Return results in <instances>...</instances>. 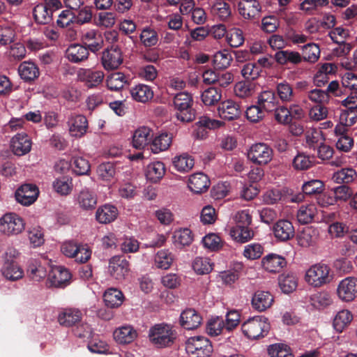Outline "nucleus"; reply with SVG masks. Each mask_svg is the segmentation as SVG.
I'll use <instances>...</instances> for the list:
<instances>
[{"label":"nucleus","mask_w":357,"mask_h":357,"mask_svg":"<svg viewBox=\"0 0 357 357\" xmlns=\"http://www.w3.org/2000/svg\"><path fill=\"white\" fill-rule=\"evenodd\" d=\"M236 226L230 230L232 238L238 243H245L254 236V231L249 226L252 222V216L248 210H242L236 215Z\"/></svg>","instance_id":"nucleus-1"},{"label":"nucleus","mask_w":357,"mask_h":357,"mask_svg":"<svg viewBox=\"0 0 357 357\" xmlns=\"http://www.w3.org/2000/svg\"><path fill=\"white\" fill-rule=\"evenodd\" d=\"M149 337L155 347L165 348L173 345L176 333L170 325L158 324L149 329Z\"/></svg>","instance_id":"nucleus-2"},{"label":"nucleus","mask_w":357,"mask_h":357,"mask_svg":"<svg viewBox=\"0 0 357 357\" xmlns=\"http://www.w3.org/2000/svg\"><path fill=\"white\" fill-rule=\"evenodd\" d=\"M271 328L268 318L255 316L249 318L241 325L243 335L250 340H259L267 335Z\"/></svg>","instance_id":"nucleus-3"},{"label":"nucleus","mask_w":357,"mask_h":357,"mask_svg":"<svg viewBox=\"0 0 357 357\" xmlns=\"http://www.w3.org/2000/svg\"><path fill=\"white\" fill-rule=\"evenodd\" d=\"M175 116L183 123L192 121L195 119V110L192 108L193 99L188 92H180L175 95L173 100Z\"/></svg>","instance_id":"nucleus-4"},{"label":"nucleus","mask_w":357,"mask_h":357,"mask_svg":"<svg viewBox=\"0 0 357 357\" xmlns=\"http://www.w3.org/2000/svg\"><path fill=\"white\" fill-rule=\"evenodd\" d=\"M185 350L191 357H210L213 349L207 337L193 336L186 341Z\"/></svg>","instance_id":"nucleus-5"},{"label":"nucleus","mask_w":357,"mask_h":357,"mask_svg":"<svg viewBox=\"0 0 357 357\" xmlns=\"http://www.w3.org/2000/svg\"><path fill=\"white\" fill-rule=\"evenodd\" d=\"M273 155V149L265 143L252 144L247 153L248 160L259 165H267L272 160Z\"/></svg>","instance_id":"nucleus-6"},{"label":"nucleus","mask_w":357,"mask_h":357,"mask_svg":"<svg viewBox=\"0 0 357 357\" xmlns=\"http://www.w3.org/2000/svg\"><path fill=\"white\" fill-rule=\"evenodd\" d=\"M330 268L323 264L312 266L306 272V282L314 286L321 287L330 282Z\"/></svg>","instance_id":"nucleus-7"},{"label":"nucleus","mask_w":357,"mask_h":357,"mask_svg":"<svg viewBox=\"0 0 357 357\" xmlns=\"http://www.w3.org/2000/svg\"><path fill=\"white\" fill-rule=\"evenodd\" d=\"M24 229L23 219L16 213H10L5 214L0 218V231L6 234L17 235Z\"/></svg>","instance_id":"nucleus-8"},{"label":"nucleus","mask_w":357,"mask_h":357,"mask_svg":"<svg viewBox=\"0 0 357 357\" xmlns=\"http://www.w3.org/2000/svg\"><path fill=\"white\" fill-rule=\"evenodd\" d=\"M237 7L239 15L245 20H255L260 17L261 6L259 0H239Z\"/></svg>","instance_id":"nucleus-9"},{"label":"nucleus","mask_w":357,"mask_h":357,"mask_svg":"<svg viewBox=\"0 0 357 357\" xmlns=\"http://www.w3.org/2000/svg\"><path fill=\"white\" fill-rule=\"evenodd\" d=\"M337 294L340 299L350 302L357 296V278L348 277L339 283Z\"/></svg>","instance_id":"nucleus-10"},{"label":"nucleus","mask_w":357,"mask_h":357,"mask_svg":"<svg viewBox=\"0 0 357 357\" xmlns=\"http://www.w3.org/2000/svg\"><path fill=\"white\" fill-rule=\"evenodd\" d=\"M129 271L130 264L124 256L116 255L109 259V272L116 280H123Z\"/></svg>","instance_id":"nucleus-11"},{"label":"nucleus","mask_w":357,"mask_h":357,"mask_svg":"<svg viewBox=\"0 0 357 357\" xmlns=\"http://www.w3.org/2000/svg\"><path fill=\"white\" fill-rule=\"evenodd\" d=\"M39 195V190L36 185L24 184L15 192L16 201L24 206H29L33 204Z\"/></svg>","instance_id":"nucleus-12"},{"label":"nucleus","mask_w":357,"mask_h":357,"mask_svg":"<svg viewBox=\"0 0 357 357\" xmlns=\"http://www.w3.org/2000/svg\"><path fill=\"white\" fill-rule=\"evenodd\" d=\"M123 62V56L121 49L118 46L112 45L102 52V64L105 69H116Z\"/></svg>","instance_id":"nucleus-13"},{"label":"nucleus","mask_w":357,"mask_h":357,"mask_svg":"<svg viewBox=\"0 0 357 357\" xmlns=\"http://www.w3.org/2000/svg\"><path fill=\"white\" fill-rule=\"evenodd\" d=\"M81 41L83 45L88 48L89 51L93 53L102 49L104 43L101 33L98 31L93 29L83 33Z\"/></svg>","instance_id":"nucleus-14"},{"label":"nucleus","mask_w":357,"mask_h":357,"mask_svg":"<svg viewBox=\"0 0 357 357\" xmlns=\"http://www.w3.org/2000/svg\"><path fill=\"white\" fill-rule=\"evenodd\" d=\"M275 237L280 241H287L294 236L295 230L291 222L288 220H279L273 227Z\"/></svg>","instance_id":"nucleus-15"},{"label":"nucleus","mask_w":357,"mask_h":357,"mask_svg":"<svg viewBox=\"0 0 357 357\" xmlns=\"http://www.w3.org/2000/svg\"><path fill=\"white\" fill-rule=\"evenodd\" d=\"M67 123L71 136L81 137L86 132L88 121L83 115H70Z\"/></svg>","instance_id":"nucleus-16"},{"label":"nucleus","mask_w":357,"mask_h":357,"mask_svg":"<svg viewBox=\"0 0 357 357\" xmlns=\"http://www.w3.org/2000/svg\"><path fill=\"white\" fill-rule=\"evenodd\" d=\"M221 122L211 119L207 116H201L195 123L197 128L193 132V136L197 139H204L208 135V130L219 128Z\"/></svg>","instance_id":"nucleus-17"},{"label":"nucleus","mask_w":357,"mask_h":357,"mask_svg":"<svg viewBox=\"0 0 357 357\" xmlns=\"http://www.w3.org/2000/svg\"><path fill=\"white\" fill-rule=\"evenodd\" d=\"M71 274L63 266H56L52 268L49 273V280L52 286L55 287H63L69 284Z\"/></svg>","instance_id":"nucleus-18"},{"label":"nucleus","mask_w":357,"mask_h":357,"mask_svg":"<svg viewBox=\"0 0 357 357\" xmlns=\"http://www.w3.org/2000/svg\"><path fill=\"white\" fill-rule=\"evenodd\" d=\"M11 147L15 155H24L31 151V140L26 133H18L13 137Z\"/></svg>","instance_id":"nucleus-19"},{"label":"nucleus","mask_w":357,"mask_h":357,"mask_svg":"<svg viewBox=\"0 0 357 357\" xmlns=\"http://www.w3.org/2000/svg\"><path fill=\"white\" fill-rule=\"evenodd\" d=\"M220 118L231 121L240 116L241 111L240 105L232 100H227L220 103L218 108Z\"/></svg>","instance_id":"nucleus-20"},{"label":"nucleus","mask_w":357,"mask_h":357,"mask_svg":"<svg viewBox=\"0 0 357 357\" xmlns=\"http://www.w3.org/2000/svg\"><path fill=\"white\" fill-rule=\"evenodd\" d=\"M263 268L270 273H280L287 265L284 257L277 254H269L261 260Z\"/></svg>","instance_id":"nucleus-21"},{"label":"nucleus","mask_w":357,"mask_h":357,"mask_svg":"<svg viewBox=\"0 0 357 357\" xmlns=\"http://www.w3.org/2000/svg\"><path fill=\"white\" fill-rule=\"evenodd\" d=\"M273 301V296L269 291L259 290L254 294L251 304L255 310L264 312L271 307Z\"/></svg>","instance_id":"nucleus-22"},{"label":"nucleus","mask_w":357,"mask_h":357,"mask_svg":"<svg viewBox=\"0 0 357 357\" xmlns=\"http://www.w3.org/2000/svg\"><path fill=\"white\" fill-rule=\"evenodd\" d=\"M188 185L192 192L202 194L209 188L210 180L207 175L199 172L190 176Z\"/></svg>","instance_id":"nucleus-23"},{"label":"nucleus","mask_w":357,"mask_h":357,"mask_svg":"<svg viewBox=\"0 0 357 357\" xmlns=\"http://www.w3.org/2000/svg\"><path fill=\"white\" fill-rule=\"evenodd\" d=\"M202 318L194 309H186L180 316V324L187 330L197 328L202 323Z\"/></svg>","instance_id":"nucleus-24"},{"label":"nucleus","mask_w":357,"mask_h":357,"mask_svg":"<svg viewBox=\"0 0 357 357\" xmlns=\"http://www.w3.org/2000/svg\"><path fill=\"white\" fill-rule=\"evenodd\" d=\"M82 318V313L78 309L68 308L61 312L58 321L61 326L71 327L78 324Z\"/></svg>","instance_id":"nucleus-25"},{"label":"nucleus","mask_w":357,"mask_h":357,"mask_svg":"<svg viewBox=\"0 0 357 357\" xmlns=\"http://www.w3.org/2000/svg\"><path fill=\"white\" fill-rule=\"evenodd\" d=\"M67 59L75 63L86 61L89 55V52L86 47L80 44L70 45L66 52Z\"/></svg>","instance_id":"nucleus-26"},{"label":"nucleus","mask_w":357,"mask_h":357,"mask_svg":"<svg viewBox=\"0 0 357 357\" xmlns=\"http://www.w3.org/2000/svg\"><path fill=\"white\" fill-rule=\"evenodd\" d=\"M119 214L117 208L111 204L100 206L96 213V220L101 224H108L114 221Z\"/></svg>","instance_id":"nucleus-27"},{"label":"nucleus","mask_w":357,"mask_h":357,"mask_svg":"<svg viewBox=\"0 0 357 357\" xmlns=\"http://www.w3.org/2000/svg\"><path fill=\"white\" fill-rule=\"evenodd\" d=\"M257 104L264 112H273L278 107V100L273 91L266 90L258 96Z\"/></svg>","instance_id":"nucleus-28"},{"label":"nucleus","mask_w":357,"mask_h":357,"mask_svg":"<svg viewBox=\"0 0 357 357\" xmlns=\"http://www.w3.org/2000/svg\"><path fill=\"white\" fill-rule=\"evenodd\" d=\"M78 75L80 80L85 82L89 88L95 87L102 83L105 76L102 71L91 69H81Z\"/></svg>","instance_id":"nucleus-29"},{"label":"nucleus","mask_w":357,"mask_h":357,"mask_svg":"<svg viewBox=\"0 0 357 357\" xmlns=\"http://www.w3.org/2000/svg\"><path fill=\"white\" fill-rule=\"evenodd\" d=\"M114 338L116 342L128 344L132 342L137 337V331L131 326H123L114 331Z\"/></svg>","instance_id":"nucleus-30"},{"label":"nucleus","mask_w":357,"mask_h":357,"mask_svg":"<svg viewBox=\"0 0 357 357\" xmlns=\"http://www.w3.org/2000/svg\"><path fill=\"white\" fill-rule=\"evenodd\" d=\"M296 238L299 245L308 248L316 243L318 238V231L312 227H306L297 234Z\"/></svg>","instance_id":"nucleus-31"},{"label":"nucleus","mask_w":357,"mask_h":357,"mask_svg":"<svg viewBox=\"0 0 357 357\" xmlns=\"http://www.w3.org/2000/svg\"><path fill=\"white\" fill-rule=\"evenodd\" d=\"M76 200L79 206L86 211L94 208L97 204L96 194L88 188L82 190L77 195Z\"/></svg>","instance_id":"nucleus-32"},{"label":"nucleus","mask_w":357,"mask_h":357,"mask_svg":"<svg viewBox=\"0 0 357 357\" xmlns=\"http://www.w3.org/2000/svg\"><path fill=\"white\" fill-rule=\"evenodd\" d=\"M151 130L146 126L140 127L135 130L132 137V145L137 149H144L151 140Z\"/></svg>","instance_id":"nucleus-33"},{"label":"nucleus","mask_w":357,"mask_h":357,"mask_svg":"<svg viewBox=\"0 0 357 357\" xmlns=\"http://www.w3.org/2000/svg\"><path fill=\"white\" fill-rule=\"evenodd\" d=\"M130 95L135 100L146 103L153 98V91L149 86L139 84L130 89Z\"/></svg>","instance_id":"nucleus-34"},{"label":"nucleus","mask_w":357,"mask_h":357,"mask_svg":"<svg viewBox=\"0 0 357 357\" xmlns=\"http://www.w3.org/2000/svg\"><path fill=\"white\" fill-rule=\"evenodd\" d=\"M18 72L20 77L26 82L33 81L40 75L37 66L29 61L22 62L18 68Z\"/></svg>","instance_id":"nucleus-35"},{"label":"nucleus","mask_w":357,"mask_h":357,"mask_svg":"<svg viewBox=\"0 0 357 357\" xmlns=\"http://www.w3.org/2000/svg\"><path fill=\"white\" fill-rule=\"evenodd\" d=\"M1 271L6 279L13 281L22 278L23 276L22 269L17 265V262L13 259H7L5 261Z\"/></svg>","instance_id":"nucleus-36"},{"label":"nucleus","mask_w":357,"mask_h":357,"mask_svg":"<svg viewBox=\"0 0 357 357\" xmlns=\"http://www.w3.org/2000/svg\"><path fill=\"white\" fill-rule=\"evenodd\" d=\"M165 171L164 163L156 161L147 165L145 174L147 180L157 183L164 176Z\"/></svg>","instance_id":"nucleus-37"},{"label":"nucleus","mask_w":357,"mask_h":357,"mask_svg":"<svg viewBox=\"0 0 357 357\" xmlns=\"http://www.w3.org/2000/svg\"><path fill=\"white\" fill-rule=\"evenodd\" d=\"M274 57L280 65H286L288 63L296 65L303 61V58L298 52L290 50L278 51L275 54Z\"/></svg>","instance_id":"nucleus-38"},{"label":"nucleus","mask_w":357,"mask_h":357,"mask_svg":"<svg viewBox=\"0 0 357 357\" xmlns=\"http://www.w3.org/2000/svg\"><path fill=\"white\" fill-rule=\"evenodd\" d=\"M123 293L115 288H110L107 289L104 295L103 300L105 305L109 308H116L119 307L123 301Z\"/></svg>","instance_id":"nucleus-39"},{"label":"nucleus","mask_w":357,"mask_h":357,"mask_svg":"<svg viewBox=\"0 0 357 357\" xmlns=\"http://www.w3.org/2000/svg\"><path fill=\"white\" fill-rule=\"evenodd\" d=\"M172 135L167 132L161 133L156 136L150 145L153 153H158L168 149L172 144Z\"/></svg>","instance_id":"nucleus-40"},{"label":"nucleus","mask_w":357,"mask_h":357,"mask_svg":"<svg viewBox=\"0 0 357 357\" xmlns=\"http://www.w3.org/2000/svg\"><path fill=\"white\" fill-rule=\"evenodd\" d=\"M316 164V158L314 155H307L303 153H298L292 162L293 167L296 170L304 171L309 169Z\"/></svg>","instance_id":"nucleus-41"},{"label":"nucleus","mask_w":357,"mask_h":357,"mask_svg":"<svg viewBox=\"0 0 357 357\" xmlns=\"http://www.w3.org/2000/svg\"><path fill=\"white\" fill-rule=\"evenodd\" d=\"M116 174V166L112 162H102L97 167L98 178L103 181L111 182L114 178Z\"/></svg>","instance_id":"nucleus-42"},{"label":"nucleus","mask_w":357,"mask_h":357,"mask_svg":"<svg viewBox=\"0 0 357 357\" xmlns=\"http://www.w3.org/2000/svg\"><path fill=\"white\" fill-rule=\"evenodd\" d=\"M195 161L192 156L188 153H183L176 155L173 159V165L174 168L180 172H188L194 166Z\"/></svg>","instance_id":"nucleus-43"},{"label":"nucleus","mask_w":357,"mask_h":357,"mask_svg":"<svg viewBox=\"0 0 357 357\" xmlns=\"http://www.w3.org/2000/svg\"><path fill=\"white\" fill-rule=\"evenodd\" d=\"M276 91L282 102H289L294 100L295 93L292 86L287 81L277 84Z\"/></svg>","instance_id":"nucleus-44"},{"label":"nucleus","mask_w":357,"mask_h":357,"mask_svg":"<svg viewBox=\"0 0 357 357\" xmlns=\"http://www.w3.org/2000/svg\"><path fill=\"white\" fill-rule=\"evenodd\" d=\"M353 315L349 310L340 311L333 319V327L336 331L341 333L351 323Z\"/></svg>","instance_id":"nucleus-45"},{"label":"nucleus","mask_w":357,"mask_h":357,"mask_svg":"<svg viewBox=\"0 0 357 357\" xmlns=\"http://www.w3.org/2000/svg\"><path fill=\"white\" fill-rule=\"evenodd\" d=\"M33 16L36 22L40 24H50L53 20L51 13H49L47 8L43 3L34 7Z\"/></svg>","instance_id":"nucleus-46"},{"label":"nucleus","mask_w":357,"mask_h":357,"mask_svg":"<svg viewBox=\"0 0 357 357\" xmlns=\"http://www.w3.org/2000/svg\"><path fill=\"white\" fill-rule=\"evenodd\" d=\"M211 12L222 21L227 20L231 15L229 4L222 0H219L213 4Z\"/></svg>","instance_id":"nucleus-47"},{"label":"nucleus","mask_w":357,"mask_h":357,"mask_svg":"<svg viewBox=\"0 0 357 357\" xmlns=\"http://www.w3.org/2000/svg\"><path fill=\"white\" fill-rule=\"evenodd\" d=\"M312 305L318 310L329 306L333 301L330 294L327 291H321L314 294L310 297Z\"/></svg>","instance_id":"nucleus-48"},{"label":"nucleus","mask_w":357,"mask_h":357,"mask_svg":"<svg viewBox=\"0 0 357 357\" xmlns=\"http://www.w3.org/2000/svg\"><path fill=\"white\" fill-rule=\"evenodd\" d=\"M317 213V208L314 204L302 205L297 213V218L301 224L311 222Z\"/></svg>","instance_id":"nucleus-49"},{"label":"nucleus","mask_w":357,"mask_h":357,"mask_svg":"<svg viewBox=\"0 0 357 357\" xmlns=\"http://www.w3.org/2000/svg\"><path fill=\"white\" fill-rule=\"evenodd\" d=\"M174 243L180 246H188L193 241L192 231L188 228H181L174 232Z\"/></svg>","instance_id":"nucleus-50"},{"label":"nucleus","mask_w":357,"mask_h":357,"mask_svg":"<svg viewBox=\"0 0 357 357\" xmlns=\"http://www.w3.org/2000/svg\"><path fill=\"white\" fill-rule=\"evenodd\" d=\"M222 98V90L216 87H210L206 89L202 94V100L205 105H214Z\"/></svg>","instance_id":"nucleus-51"},{"label":"nucleus","mask_w":357,"mask_h":357,"mask_svg":"<svg viewBox=\"0 0 357 357\" xmlns=\"http://www.w3.org/2000/svg\"><path fill=\"white\" fill-rule=\"evenodd\" d=\"M154 260L157 268L167 270L171 266L174 258L168 250H161L157 252Z\"/></svg>","instance_id":"nucleus-52"},{"label":"nucleus","mask_w":357,"mask_h":357,"mask_svg":"<svg viewBox=\"0 0 357 357\" xmlns=\"http://www.w3.org/2000/svg\"><path fill=\"white\" fill-rule=\"evenodd\" d=\"M126 82V75L121 72L114 73L107 78V86L111 91H119Z\"/></svg>","instance_id":"nucleus-53"},{"label":"nucleus","mask_w":357,"mask_h":357,"mask_svg":"<svg viewBox=\"0 0 357 357\" xmlns=\"http://www.w3.org/2000/svg\"><path fill=\"white\" fill-rule=\"evenodd\" d=\"M302 190L306 195H318L323 192L324 184L321 180L312 179L305 182L302 186Z\"/></svg>","instance_id":"nucleus-54"},{"label":"nucleus","mask_w":357,"mask_h":357,"mask_svg":"<svg viewBox=\"0 0 357 357\" xmlns=\"http://www.w3.org/2000/svg\"><path fill=\"white\" fill-rule=\"evenodd\" d=\"M302 58L303 61L311 63L316 62L319 58L320 49L315 43H308L302 47Z\"/></svg>","instance_id":"nucleus-55"},{"label":"nucleus","mask_w":357,"mask_h":357,"mask_svg":"<svg viewBox=\"0 0 357 357\" xmlns=\"http://www.w3.org/2000/svg\"><path fill=\"white\" fill-rule=\"evenodd\" d=\"M140 41L146 47H151L157 45L158 34L153 29L144 28L139 36Z\"/></svg>","instance_id":"nucleus-56"},{"label":"nucleus","mask_w":357,"mask_h":357,"mask_svg":"<svg viewBox=\"0 0 357 357\" xmlns=\"http://www.w3.org/2000/svg\"><path fill=\"white\" fill-rule=\"evenodd\" d=\"M213 264L207 257H196L192 263L193 270L199 275L208 274L213 270Z\"/></svg>","instance_id":"nucleus-57"},{"label":"nucleus","mask_w":357,"mask_h":357,"mask_svg":"<svg viewBox=\"0 0 357 357\" xmlns=\"http://www.w3.org/2000/svg\"><path fill=\"white\" fill-rule=\"evenodd\" d=\"M357 177L356 172L352 168H343L334 173L333 178L338 183H349Z\"/></svg>","instance_id":"nucleus-58"},{"label":"nucleus","mask_w":357,"mask_h":357,"mask_svg":"<svg viewBox=\"0 0 357 357\" xmlns=\"http://www.w3.org/2000/svg\"><path fill=\"white\" fill-rule=\"evenodd\" d=\"M226 39L231 47H238L245 41L243 32L238 28L231 29L226 34Z\"/></svg>","instance_id":"nucleus-59"},{"label":"nucleus","mask_w":357,"mask_h":357,"mask_svg":"<svg viewBox=\"0 0 357 357\" xmlns=\"http://www.w3.org/2000/svg\"><path fill=\"white\" fill-rule=\"evenodd\" d=\"M53 188L61 195H67L73 189L71 179L67 176L59 177L54 181Z\"/></svg>","instance_id":"nucleus-60"},{"label":"nucleus","mask_w":357,"mask_h":357,"mask_svg":"<svg viewBox=\"0 0 357 357\" xmlns=\"http://www.w3.org/2000/svg\"><path fill=\"white\" fill-rule=\"evenodd\" d=\"M268 353L271 357H294L290 348L284 344H275L270 345Z\"/></svg>","instance_id":"nucleus-61"},{"label":"nucleus","mask_w":357,"mask_h":357,"mask_svg":"<svg viewBox=\"0 0 357 357\" xmlns=\"http://www.w3.org/2000/svg\"><path fill=\"white\" fill-rule=\"evenodd\" d=\"M261 72V67L254 63H248L243 66L241 70L242 76L248 81L255 80Z\"/></svg>","instance_id":"nucleus-62"},{"label":"nucleus","mask_w":357,"mask_h":357,"mask_svg":"<svg viewBox=\"0 0 357 357\" xmlns=\"http://www.w3.org/2000/svg\"><path fill=\"white\" fill-rule=\"evenodd\" d=\"M279 284L282 291L285 294L292 292L297 287V280L293 275H281Z\"/></svg>","instance_id":"nucleus-63"},{"label":"nucleus","mask_w":357,"mask_h":357,"mask_svg":"<svg viewBox=\"0 0 357 357\" xmlns=\"http://www.w3.org/2000/svg\"><path fill=\"white\" fill-rule=\"evenodd\" d=\"M120 248L124 253L136 252L139 248V243L134 237L124 236L123 238H121Z\"/></svg>","instance_id":"nucleus-64"}]
</instances>
